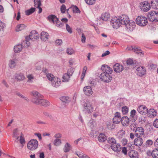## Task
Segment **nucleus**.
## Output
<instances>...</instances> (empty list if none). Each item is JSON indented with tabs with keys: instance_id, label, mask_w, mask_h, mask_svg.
<instances>
[{
	"instance_id": "1",
	"label": "nucleus",
	"mask_w": 158,
	"mask_h": 158,
	"mask_svg": "<svg viewBox=\"0 0 158 158\" xmlns=\"http://www.w3.org/2000/svg\"><path fill=\"white\" fill-rule=\"evenodd\" d=\"M31 94L33 96L32 99V102L34 103L45 106L50 105V103L49 101L42 99V96L38 92L34 91L31 92Z\"/></svg>"
},
{
	"instance_id": "2",
	"label": "nucleus",
	"mask_w": 158,
	"mask_h": 158,
	"mask_svg": "<svg viewBox=\"0 0 158 158\" xmlns=\"http://www.w3.org/2000/svg\"><path fill=\"white\" fill-rule=\"evenodd\" d=\"M93 102L86 101L84 104V111L87 114L93 112L94 110Z\"/></svg>"
},
{
	"instance_id": "3",
	"label": "nucleus",
	"mask_w": 158,
	"mask_h": 158,
	"mask_svg": "<svg viewBox=\"0 0 158 158\" xmlns=\"http://www.w3.org/2000/svg\"><path fill=\"white\" fill-rule=\"evenodd\" d=\"M48 79L52 81V85L54 87H58L61 83L60 80L57 78H55L53 75L51 73H48L47 74Z\"/></svg>"
},
{
	"instance_id": "4",
	"label": "nucleus",
	"mask_w": 158,
	"mask_h": 158,
	"mask_svg": "<svg viewBox=\"0 0 158 158\" xmlns=\"http://www.w3.org/2000/svg\"><path fill=\"white\" fill-rule=\"evenodd\" d=\"M48 20L50 22L53 23H56V26L58 27H62L64 25V23H61L59 19L54 15H51L47 17Z\"/></svg>"
},
{
	"instance_id": "5",
	"label": "nucleus",
	"mask_w": 158,
	"mask_h": 158,
	"mask_svg": "<svg viewBox=\"0 0 158 158\" xmlns=\"http://www.w3.org/2000/svg\"><path fill=\"white\" fill-rule=\"evenodd\" d=\"M38 146V142L35 139L31 140L27 144V148L31 151H34L37 149Z\"/></svg>"
},
{
	"instance_id": "6",
	"label": "nucleus",
	"mask_w": 158,
	"mask_h": 158,
	"mask_svg": "<svg viewBox=\"0 0 158 158\" xmlns=\"http://www.w3.org/2000/svg\"><path fill=\"white\" fill-rule=\"evenodd\" d=\"M136 22L138 25L143 27L146 25L148 23L147 18L143 16L137 17L136 19Z\"/></svg>"
},
{
	"instance_id": "7",
	"label": "nucleus",
	"mask_w": 158,
	"mask_h": 158,
	"mask_svg": "<svg viewBox=\"0 0 158 158\" xmlns=\"http://www.w3.org/2000/svg\"><path fill=\"white\" fill-rule=\"evenodd\" d=\"M148 17L149 20L152 22H158V12L152 11L148 14Z\"/></svg>"
},
{
	"instance_id": "8",
	"label": "nucleus",
	"mask_w": 158,
	"mask_h": 158,
	"mask_svg": "<svg viewBox=\"0 0 158 158\" xmlns=\"http://www.w3.org/2000/svg\"><path fill=\"white\" fill-rule=\"evenodd\" d=\"M111 74L105 73H102L100 76V79L103 81L106 82H110L112 79V77L110 75Z\"/></svg>"
},
{
	"instance_id": "9",
	"label": "nucleus",
	"mask_w": 158,
	"mask_h": 158,
	"mask_svg": "<svg viewBox=\"0 0 158 158\" xmlns=\"http://www.w3.org/2000/svg\"><path fill=\"white\" fill-rule=\"evenodd\" d=\"M110 24L113 28L117 29L121 26V23L118 18L113 17L110 21Z\"/></svg>"
},
{
	"instance_id": "10",
	"label": "nucleus",
	"mask_w": 158,
	"mask_h": 158,
	"mask_svg": "<svg viewBox=\"0 0 158 158\" xmlns=\"http://www.w3.org/2000/svg\"><path fill=\"white\" fill-rule=\"evenodd\" d=\"M140 7L142 10L147 12L150 8V4L147 1H145L140 3Z\"/></svg>"
},
{
	"instance_id": "11",
	"label": "nucleus",
	"mask_w": 158,
	"mask_h": 158,
	"mask_svg": "<svg viewBox=\"0 0 158 158\" xmlns=\"http://www.w3.org/2000/svg\"><path fill=\"white\" fill-rule=\"evenodd\" d=\"M121 24L125 25L127 23L129 22V19L128 16L126 15H122L118 18Z\"/></svg>"
},
{
	"instance_id": "12",
	"label": "nucleus",
	"mask_w": 158,
	"mask_h": 158,
	"mask_svg": "<svg viewBox=\"0 0 158 158\" xmlns=\"http://www.w3.org/2000/svg\"><path fill=\"white\" fill-rule=\"evenodd\" d=\"M126 29L128 31H132L135 28L136 26L135 23L134 21H130L127 23L125 25Z\"/></svg>"
},
{
	"instance_id": "13",
	"label": "nucleus",
	"mask_w": 158,
	"mask_h": 158,
	"mask_svg": "<svg viewBox=\"0 0 158 158\" xmlns=\"http://www.w3.org/2000/svg\"><path fill=\"white\" fill-rule=\"evenodd\" d=\"M146 70L145 68L143 66H140L137 68L136 73L137 75L142 77L146 74Z\"/></svg>"
},
{
	"instance_id": "14",
	"label": "nucleus",
	"mask_w": 158,
	"mask_h": 158,
	"mask_svg": "<svg viewBox=\"0 0 158 158\" xmlns=\"http://www.w3.org/2000/svg\"><path fill=\"white\" fill-rule=\"evenodd\" d=\"M101 69L103 71L102 73H105L111 74L113 70L108 65H102L101 68Z\"/></svg>"
},
{
	"instance_id": "15",
	"label": "nucleus",
	"mask_w": 158,
	"mask_h": 158,
	"mask_svg": "<svg viewBox=\"0 0 158 158\" xmlns=\"http://www.w3.org/2000/svg\"><path fill=\"white\" fill-rule=\"evenodd\" d=\"M15 79L17 81H22L24 80L25 77L23 73L17 72L16 73L14 76Z\"/></svg>"
},
{
	"instance_id": "16",
	"label": "nucleus",
	"mask_w": 158,
	"mask_h": 158,
	"mask_svg": "<svg viewBox=\"0 0 158 158\" xmlns=\"http://www.w3.org/2000/svg\"><path fill=\"white\" fill-rule=\"evenodd\" d=\"M123 66L119 63H116L113 66V69L114 71L117 73H120L123 70Z\"/></svg>"
},
{
	"instance_id": "17",
	"label": "nucleus",
	"mask_w": 158,
	"mask_h": 158,
	"mask_svg": "<svg viewBox=\"0 0 158 158\" xmlns=\"http://www.w3.org/2000/svg\"><path fill=\"white\" fill-rule=\"evenodd\" d=\"M121 119L120 113L118 112H116L114 114V116L113 119L114 123H118L121 121Z\"/></svg>"
},
{
	"instance_id": "18",
	"label": "nucleus",
	"mask_w": 158,
	"mask_h": 158,
	"mask_svg": "<svg viewBox=\"0 0 158 158\" xmlns=\"http://www.w3.org/2000/svg\"><path fill=\"white\" fill-rule=\"evenodd\" d=\"M143 129L142 127H139L136 128L135 135L136 137H140L143 134Z\"/></svg>"
},
{
	"instance_id": "19",
	"label": "nucleus",
	"mask_w": 158,
	"mask_h": 158,
	"mask_svg": "<svg viewBox=\"0 0 158 158\" xmlns=\"http://www.w3.org/2000/svg\"><path fill=\"white\" fill-rule=\"evenodd\" d=\"M138 112L141 114H145L148 112V109L145 106H140L138 109Z\"/></svg>"
},
{
	"instance_id": "20",
	"label": "nucleus",
	"mask_w": 158,
	"mask_h": 158,
	"mask_svg": "<svg viewBox=\"0 0 158 158\" xmlns=\"http://www.w3.org/2000/svg\"><path fill=\"white\" fill-rule=\"evenodd\" d=\"M83 90L84 94L88 96H90L93 93L92 89L89 86H87L85 87Z\"/></svg>"
},
{
	"instance_id": "21",
	"label": "nucleus",
	"mask_w": 158,
	"mask_h": 158,
	"mask_svg": "<svg viewBox=\"0 0 158 158\" xmlns=\"http://www.w3.org/2000/svg\"><path fill=\"white\" fill-rule=\"evenodd\" d=\"M120 122L123 126H127L129 124V119L127 117L124 116L121 118Z\"/></svg>"
},
{
	"instance_id": "22",
	"label": "nucleus",
	"mask_w": 158,
	"mask_h": 158,
	"mask_svg": "<svg viewBox=\"0 0 158 158\" xmlns=\"http://www.w3.org/2000/svg\"><path fill=\"white\" fill-rule=\"evenodd\" d=\"M40 37L42 40L46 41L48 40L49 37V35L47 32L43 31L40 34Z\"/></svg>"
},
{
	"instance_id": "23",
	"label": "nucleus",
	"mask_w": 158,
	"mask_h": 158,
	"mask_svg": "<svg viewBox=\"0 0 158 158\" xmlns=\"http://www.w3.org/2000/svg\"><path fill=\"white\" fill-rule=\"evenodd\" d=\"M111 148L114 152H118L121 150V147L120 145L118 144H117L116 143L114 145L110 146Z\"/></svg>"
},
{
	"instance_id": "24",
	"label": "nucleus",
	"mask_w": 158,
	"mask_h": 158,
	"mask_svg": "<svg viewBox=\"0 0 158 158\" xmlns=\"http://www.w3.org/2000/svg\"><path fill=\"white\" fill-rule=\"evenodd\" d=\"M30 36L31 37V40H36L39 37V34L35 31H31L30 33Z\"/></svg>"
},
{
	"instance_id": "25",
	"label": "nucleus",
	"mask_w": 158,
	"mask_h": 158,
	"mask_svg": "<svg viewBox=\"0 0 158 158\" xmlns=\"http://www.w3.org/2000/svg\"><path fill=\"white\" fill-rule=\"evenodd\" d=\"M143 143V139L139 137H137V138L135 139L134 140V144L137 146H141Z\"/></svg>"
},
{
	"instance_id": "26",
	"label": "nucleus",
	"mask_w": 158,
	"mask_h": 158,
	"mask_svg": "<svg viewBox=\"0 0 158 158\" xmlns=\"http://www.w3.org/2000/svg\"><path fill=\"white\" fill-rule=\"evenodd\" d=\"M128 155L131 158H139L138 152L135 150H131L128 152Z\"/></svg>"
},
{
	"instance_id": "27",
	"label": "nucleus",
	"mask_w": 158,
	"mask_h": 158,
	"mask_svg": "<svg viewBox=\"0 0 158 158\" xmlns=\"http://www.w3.org/2000/svg\"><path fill=\"white\" fill-rule=\"evenodd\" d=\"M98 138L100 142H103L106 140L107 137L103 133H101L98 136Z\"/></svg>"
},
{
	"instance_id": "28",
	"label": "nucleus",
	"mask_w": 158,
	"mask_h": 158,
	"mask_svg": "<svg viewBox=\"0 0 158 158\" xmlns=\"http://www.w3.org/2000/svg\"><path fill=\"white\" fill-rule=\"evenodd\" d=\"M60 99L65 104H68L71 101V98L68 96L61 97L60 98Z\"/></svg>"
},
{
	"instance_id": "29",
	"label": "nucleus",
	"mask_w": 158,
	"mask_h": 158,
	"mask_svg": "<svg viewBox=\"0 0 158 158\" xmlns=\"http://www.w3.org/2000/svg\"><path fill=\"white\" fill-rule=\"evenodd\" d=\"M23 46L22 44H18L15 46L14 51L15 53H19L22 50Z\"/></svg>"
},
{
	"instance_id": "30",
	"label": "nucleus",
	"mask_w": 158,
	"mask_h": 158,
	"mask_svg": "<svg viewBox=\"0 0 158 158\" xmlns=\"http://www.w3.org/2000/svg\"><path fill=\"white\" fill-rule=\"evenodd\" d=\"M152 7L154 9H158V0H153L151 2Z\"/></svg>"
},
{
	"instance_id": "31",
	"label": "nucleus",
	"mask_w": 158,
	"mask_h": 158,
	"mask_svg": "<svg viewBox=\"0 0 158 158\" xmlns=\"http://www.w3.org/2000/svg\"><path fill=\"white\" fill-rule=\"evenodd\" d=\"M71 145L68 143H66L64 147L63 150L65 152H67L69 151L71 149Z\"/></svg>"
},
{
	"instance_id": "32",
	"label": "nucleus",
	"mask_w": 158,
	"mask_h": 158,
	"mask_svg": "<svg viewBox=\"0 0 158 158\" xmlns=\"http://www.w3.org/2000/svg\"><path fill=\"white\" fill-rule=\"evenodd\" d=\"M127 65H133V66H136L138 64L135 61H133V60L131 59H129L127 61Z\"/></svg>"
},
{
	"instance_id": "33",
	"label": "nucleus",
	"mask_w": 158,
	"mask_h": 158,
	"mask_svg": "<svg viewBox=\"0 0 158 158\" xmlns=\"http://www.w3.org/2000/svg\"><path fill=\"white\" fill-rule=\"evenodd\" d=\"M110 17V15L108 13L103 14L101 17V19L103 21H106Z\"/></svg>"
},
{
	"instance_id": "34",
	"label": "nucleus",
	"mask_w": 158,
	"mask_h": 158,
	"mask_svg": "<svg viewBox=\"0 0 158 158\" xmlns=\"http://www.w3.org/2000/svg\"><path fill=\"white\" fill-rule=\"evenodd\" d=\"M17 64L16 60L15 59L10 60H9V65L11 68H14Z\"/></svg>"
},
{
	"instance_id": "35",
	"label": "nucleus",
	"mask_w": 158,
	"mask_h": 158,
	"mask_svg": "<svg viewBox=\"0 0 158 158\" xmlns=\"http://www.w3.org/2000/svg\"><path fill=\"white\" fill-rule=\"evenodd\" d=\"M26 26L24 24H21L18 25L16 29V31H19L25 29Z\"/></svg>"
},
{
	"instance_id": "36",
	"label": "nucleus",
	"mask_w": 158,
	"mask_h": 158,
	"mask_svg": "<svg viewBox=\"0 0 158 158\" xmlns=\"http://www.w3.org/2000/svg\"><path fill=\"white\" fill-rule=\"evenodd\" d=\"M70 76L68 74L65 73L64 74L62 79V81L64 82L68 81L70 79Z\"/></svg>"
},
{
	"instance_id": "37",
	"label": "nucleus",
	"mask_w": 158,
	"mask_h": 158,
	"mask_svg": "<svg viewBox=\"0 0 158 158\" xmlns=\"http://www.w3.org/2000/svg\"><path fill=\"white\" fill-rule=\"evenodd\" d=\"M35 8L31 7L30 9L25 11V14L27 15H29L33 13L35 11Z\"/></svg>"
},
{
	"instance_id": "38",
	"label": "nucleus",
	"mask_w": 158,
	"mask_h": 158,
	"mask_svg": "<svg viewBox=\"0 0 158 158\" xmlns=\"http://www.w3.org/2000/svg\"><path fill=\"white\" fill-rule=\"evenodd\" d=\"M152 156L154 158H158V149H155L151 153Z\"/></svg>"
},
{
	"instance_id": "39",
	"label": "nucleus",
	"mask_w": 158,
	"mask_h": 158,
	"mask_svg": "<svg viewBox=\"0 0 158 158\" xmlns=\"http://www.w3.org/2000/svg\"><path fill=\"white\" fill-rule=\"evenodd\" d=\"M114 123L108 122L106 124V126L108 129L112 130L114 129L115 127V125Z\"/></svg>"
},
{
	"instance_id": "40",
	"label": "nucleus",
	"mask_w": 158,
	"mask_h": 158,
	"mask_svg": "<svg viewBox=\"0 0 158 158\" xmlns=\"http://www.w3.org/2000/svg\"><path fill=\"white\" fill-rule=\"evenodd\" d=\"M107 141L108 143L111 144V145H112L113 144H114V143H116V141L115 139L114 138H109L107 139Z\"/></svg>"
},
{
	"instance_id": "41",
	"label": "nucleus",
	"mask_w": 158,
	"mask_h": 158,
	"mask_svg": "<svg viewBox=\"0 0 158 158\" xmlns=\"http://www.w3.org/2000/svg\"><path fill=\"white\" fill-rule=\"evenodd\" d=\"M125 134L124 130L122 129L119 131L117 133V135L119 138H121Z\"/></svg>"
},
{
	"instance_id": "42",
	"label": "nucleus",
	"mask_w": 158,
	"mask_h": 158,
	"mask_svg": "<svg viewBox=\"0 0 158 158\" xmlns=\"http://www.w3.org/2000/svg\"><path fill=\"white\" fill-rule=\"evenodd\" d=\"M132 49L134 50V52L137 53H141L143 54V52L142 51L141 49L140 48H138L136 47H131Z\"/></svg>"
},
{
	"instance_id": "43",
	"label": "nucleus",
	"mask_w": 158,
	"mask_h": 158,
	"mask_svg": "<svg viewBox=\"0 0 158 158\" xmlns=\"http://www.w3.org/2000/svg\"><path fill=\"white\" fill-rule=\"evenodd\" d=\"M19 135V132L18 129H15L13 131V137H14L17 138L16 141H17H17H18L19 140V137L18 136Z\"/></svg>"
},
{
	"instance_id": "44",
	"label": "nucleus",
	"mask_w": 158,
	"mask_h": 158,
	"mask_svg": "<svg viewBox=\"0 0 158 158\" xmlns=\"http://www.w3.org/2000/svg\"><path fill=\"white\" fill-rule=\"evenodd\" d=\"M61 143V141L60 139H55L54 141L53 144L56 146H58Z\"/></svg>"
},
{
	"instance_id": "45",
	"label": "nucleus",
	"mask_w": 158,
	"mask_h": 158,
	"mask_svg": "<svg viewBox=\"0 0 158 158\" xmlns=\"http://www.w3.org/2000/svg\"><path fill=\"white\" fill-rule=\"evenodd\" d=\"M122 113L125 114L127 113L128 111V109L127 107L126 106H124L123 107L122 109Z\"/></svg>"
},
{
	"instance_id": "46",
	"label": "nucleus",
	"mask_w": 158,
	"mask_h": 158,
	"mask_svg": "<svg viewBox=\"0 0 158 158\" xmlns=\"http://www.w3.org/2000/svg\"><path fill=\"white\" fill-rule=\"evenodd\" d=\"M86 3L89 5H92L95 3L96 0H85Z\"/></svg>"
},
{
	"instance_id": "47",
	"label": "nucleus",
	"mask_w": 158,
	"mask_h": 158,
	"mask_svg": "<svg viewBox=\"0 0 158 158\" xmlns=\"http://www.w3.org/2000/svg\"><path fill=\"white\" fill-rule=\"evenodd\" d=\"M66 30L70 34L72 33V29L71 27L67 24H66Z\"/></svg>"
},
{
	"instance_id": "48",
	"label": "nucleus",
	"mask_w": 158,
	"mask_h": 158,
	"mask_svg": "<svg viewBox=\"0 0 158 158\" xmlns=\"http://www.w3.org/2000/svg\"><path fill=\"white\" fill-rule=\"evenodd\" d=\"M66 52L69 55H72L74 53V51L73 48H68L66 50Z\"/></svg>"
},
{
	"instance_id": "49",
	"label": "nucleus",
	"mask_w": 158,
	"mask_h": 158,
	"mask_svg": "<svg viewBox=\"0 0 158 158\" xmlns=\"http://www.w3.org/2000/svg\"><path fill=\"white\" fill-rule=\"evenodd\" d=\"M74 72L73 69L72 68H70L67 71L66 74H68V75L71 76L73 74Z\"/></svg>"
},
{
	"instance_id": "50",
	"label": "nucleus",
	"mask_w": 158,
	"mask_h": 158,
	"mask_svg": "<svg viewBox=\"0 0 158 158\" xmlns=\"http://www.w3.org/2000/svg\"><path fill=\"white\" fill-rule=\"evenodd\" d=\"M73 11L74 13H80V11L79 10L78 7L76 6H74L73 7Z\"/></svg>"
},
{
	"instance_id": "51",
	"label": "nucleus",
	"mask_w": 158,
	"mask_h": 158,
	"mask_svg": "<svg viewBox=\"0 0 158 158\" xmlns=\"http://www.w3.org/2000/svg\"><path fill=\"white\" fill-rule=\"evenodd\" d=\"M66 9V7L65 6L64 4H63L60 7V10L61 12L62 13H65V12Z\"/></svg>"
},
{
	"instance_id": "52",
	"label": "nucleus",
	"mask_w": 158,
	"mask_h": 158,
	"mask_svg": "<svg viewBox=\"0 0 158 158\" xmlns=\"http://www.w3.org/2000/svg\"><path fill=\"white\" fill-rule=\"evenodd\" d=\"M75 154L77 155L79 158L82 157L83 155L84 154L81 152L76 151L75 152Z\"/></svg>"
},
{
	"instance_id": "53",
	"label": "nucleus",
	"mask_w": 158,
	"mask_h": 158,
	"mask_svg": "<svg viewBox=\"0 0 158 158\" xmlns=\"http://www.w3.org/2000/svg\"><path fill=\"white\" fill-rule=\"evenodd\" d=\"M18 96L19 97L24 99H25L26 101H29V99H28L27 97H26L23 96V95H22V94L20 93H17V94Z\"/></svg>"
},
{
	"instance_id": "54",
	"label": "nucleus",
	"mask_w": 158,
	"mask_h": 158,
	"mask_svg": "<svg viewBox=\"0 0 158 158\" xmlns=\"http://www.w3.org/2000/svg\"><path fill=\"white\" fill-rule=\"evenodd\" d=\"M62 40L60 39L57 40L55 41L56 44L57 45H60L62 44Z\"/></svg>"
},
{
	"instance_id": "55",
	"label": "nucleus",
	"mask_w": 158,
	"mask_h": 158,
	"mask_svg": "<svg viewBox=\"0 0 158 158\" xmlns=\"http://www.w3.org/2000/svg\"><path fill=\"white\" fill-rule=\"evenodd\" d=\"M136 113V111L135 110H133L131 112V117L133 118L134 117Z\"/></svg>"
},
{
	"instance_id": "56",
	"label": "nucleus",
	"mask_w": 158,
	"mask_h": 158,
	"mask_svg": "<svg viewBox=\"0 0 158 158\" xmlns=\"http://www.w3.org/2000/svg\"><path fill=\"white\" fill-rule=\"evenodd\" d=\"M41 3L39 2L38 3V6H37V8H38L39 9L38 13L39 14L41 13L42 12V8L40 7V6H41Z\"/></svg>"
},
{
	"instance_id": "57",
	"label": "nucleus",
	"mask_w": 158,
	"mask_h": 158,
	"mask_svg": "<svg viewBox=\"0 0 158 158\" xmlns=\"http://www.w3.org/2000/svg\"><path fill=\"white\" fill-rule=\"evenodd\" d=\"M19 141L20 143L23 144L25 143V140L24 138L22 136V135L20 136Z\"/></svg>"
},
{
	"instance_id": "58",
	"label": "nucleus",
	"mask_w": 158,
	"mask_h": 158,
	"mask_svg": "<svg viewBox=\"0 0 158 158\" xmlns=\"http://www.w3.org/2000/svg\"><path fill=\"white\" fill-rule=\"evenodd\" d=\"M153 126L156 128H158V119L155 120L153 123Z\"/></svg>"
},
{
	"instance_id": "59",
	"label": "nucleus",
	"mask_w": 158,
	"mask_h": 158,
	"mask_svg": "<svg viewBox=\"0 0 158 158\" xmlns=\"http://www.w3.org/2000/svg\"><path fill=\"white\" fill-rule=\"evenodd\" d=\"M86 38L83 33H82L81 35V42L83 43H84L85 42Z\"/></svg>"
},
{
	"instance_id": "60",
	"label": "nucleus",
	"mask_w": 158,
	"mask_h": 158,
	"mask_svg": "<svg viewBox=\"0 0 158 158\" xmlns=\"http://www.w3.org/2000/svg\"><path fill=\"white\" fill-rule=\"evenodd\" d=\"M34 6L36 8H37V6H38V3L39 2L41 3V1L40 0H34Z\"/></svg>"
},
{
	"instance_id": "61",
	"label": "nucleus",
	"mask_w": 158,
	"mask_h": 158,
	"mask_svg": "<svg viewBox=\"0 0 158 158\" xmlns=\"http://www.w3.org/2000/svg\"><path fill=\"white\" fill-rule=\"evenodd\" d=\"M54 137L56 138V139H60L61 137V135L60 133H57L55 135Z\"/></svg>"
},
{
	"instance_id": "62",
	"label": "nucleus",
	"mask_w": 158,
	"mask_h": 158,
	"mask_svg": "<svg viewBox=\"0 0 158 158\" xmlns=\"http://www.w3.org/2000/svg\"><path fill=\"white\" fill-rule=\"evenodd\" d=\"M5 26L4 23L0 21V30L2 29Z\"/></svg>"
},
{
	"instance_id": "63",
	"label": "nucleus",
	"mask_w": 158,
	"mask_h": 158,
	"mask_svg": "<svg viewBox=\"0 0 158 158\" xmlns=\"http://www.w3.org/2000/svg\"><path fill=\"white\" fill-rule=\"evenodd\" d=\"M153 143V141L150 139L147 140L146 142V144L148 145H151Z\"/></svg>"
},
{
	"instance_id": "64",
	"label": "nucleus",
	"mask_w": 158,
	"mask_h": 158,
	"mask_svg": "<svg viewBox=\"0 0 158 158\" xmlns=\"http://www.w3.org/2000/svg\"><path fill=\"white\" fill-rule=\"evenodd\" d=\"M122 152L125 155H126L127 153V148L125 147H123L122 148Z\"/></svg>"
}]
</instances>
